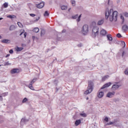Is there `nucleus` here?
Returning <instances> with one entry per match:
<instances>
[{"label": "nucleus", "instance_id": "23", "mask_svg": "<svg viewBox=\"0 0 128 128\" xmlns=\"http://www.w3.org/2000/svg\"><path fill=\"white\" fill-rule=\"evenodd\" d=\"M68 8V6H61V9L64 10H66Z\"/></svg>", "mask_w": 128, "mask_h": 128}, {"label": "nucleus", "instance_id": "51", "mask_svg": "<svg viewBox=\"0 0 128 128\" xmlns=\"http://www.w3.org/2000/svg\"><path fill=\"white\" fill-rule=\"evenodd\" d=\"M8 56H10V54H8L6 56V58H8Z\"/></svg>", "mask_w": 128, "mask_h": 128}, {"label": "nucleus", "instance_id": "18", "mask_svg": "<svg viewBox=\"0 0 128 128\" xmlns=\"http://www.w3.org/2000/svg\"><path fill=\"white\" fill-rule=\"evenodd\" d=\"M15 28H16V26L12 25L10 28V30H14Z\"/></svg>", "mask_w": 128, "mask_h": 128}, {"label": "nucleus", "instance_id": "10", "mask_svg": "<svg viewBox=\"0 0 128 128\" xmlns=\"http://www.w3.org/2000/svg\"><path fill=\"white\" fill-rule=\"evenodd\" d=\"M104 18H102L98 21V26H102V24H104Z\"/></svg>", "mask_w": 128, "mask_h": 128}, {"label": "nucleus", "instance_id": "16", "mask_svg": "<svg viewBox=\"0 0 128 128\" xmlns=\"http://www.w3.org/2000/svg\"><path fill=\"white\" fill-rule=\"evenodd\" d=\"M33 84H32V83H30L28 88H30V90H34V86H32Z\"/></svg>", "mask_w": 128, "mask_h": 128}, {"label": "nucleus", "instance_id": "13", "mask_svg": "<svg viewBox=\"0 0 128 128\" xmlns=\"http://www.w3.org/2000/svg\"><path fill=\"white\" fill-rule=\"evenodd\" d=\"M1 42H3V44H10V40L8 39L3 40Z\"/></svg>", "mask_w": 128, "mask_h": 128}, {"label": "nucleus", "instance_id": "46", "mask_svg": "<svg viewBox=\"0 0 128 128\" xmlns=\"http://www.w3.org/2000/svg\"><path fill=\"white\" fill-rule=\"evenodd\" d=\"M122 44H124V48H126V42H122Z\"/></svg>", "mask_w": 128, "mask_h": 128}, {"label": "nucleus", "instance_id": "47", "mask_svg": "<svg viewBox=\"0 0 128 128\" xmlns=\"http://www.w3.org/2000/svg\"><path fill=\"white\" fill-rule=\"evenodd\" d=\"M9 52H10V54H13L14 50H10L9 51Z\"/></svg>", "mask_w": 128, "mask_h": 128}, {"label": "nucleus", "instance_id": "62", "mask_svg": "<svg viewBox=\"0 0 128 128\" xmlns=\"http://www.w3.org/2000/svg\"><path fill=\"white\" fill-rule=\"evenodd\" d=\"M64 32H66V30H64Z\"/></svg>", "mask_w": 128, "mask_h": 128}, {"label": "nucleus", "instance_id": "45", "mask_svg": "<svg viewBox=\"0 0 128 128\" xmlns=\"http://www.w3.org/2000/svg\"><path fill=\"white\" fill-rule=\"evenodd\" d=\"M54 84H56V86L58 84V80H55L54 81Z\"/></svg>", "mask_w": 128, "mask_h": 128}, {"label": "nucleus", "instance_id": "37", "mask_svg": "<svg viewBox=\"0 0 128 128\" xmlns=\"http://www.w3.org/2000/svg\"><path fill=\"white\" fill-rule=\"evenodd\" d=\"M80 18H82V14H80L78 16V18L77 19V22H80Z\"/></svg>", "mask_w": 128, "mask_h": 128}, {"label": "nucleus", "instance_id": "36", "mask_svg": "<svg viewBox=\"0 0 128 128\" xmlns=\"http://www.w3.org/2000/svg\"><path fill=\"white\" fill-rule=\"evenodd\" d=\"M113 122H108L106 124V126H110V124H112Z\"/></svg>", "mask_w": 128, "mask_h": 128}, {"label": "nucleus", "instance_id": "56", "mask_svg": "<svg viewBox=\"0 0 128 128\" xmlns=\"http://www.w3.org/2000/svg\"><path fill=\"white\" fill-rule=\"evenodd\" d=\"M2 38V36L0 35V40Z\"/></svg>", "mask_w": 128, "mask_h": 128}, {"label": "nucleus", "instance_id": "12", "mask_svg": "<svg viewBox=\"0 0 128 128\" xmlns=\"http://www.w3.org/2000/svg\"><path fill=\"white\" fill-rule=\"evenodd\" d=\"M100 34L101 36H106V31L103 29L100 32Z\"/></svg>", "mask_w": 128, "mask_h": 128}, {"label": "nucleus", "instance_id": "14", "mask_svg": "<svg viewBox=\"0 0 128 128\" xmlns=\"http://www.w3.org/2000/svg\"><path fill=\"white\" fill-rule=\"evenodd\" d=\"M22 50H24V48H20L18 46L15 48V50H16V52H22Z\"/></svg>", "mask_w": 128, "mask_h": 128}, {"label": "nucleus", "instance_id": "30", "mask_svg": "<svg viewBox=\"0 0 128 128\" xmlns=\"http://www.w3.org/2000/svg\"><path fill=\"white\" fill-rule=\"evenodd\" d=\"M126 56V52L124 51L122 53V57L124 58V56Z\"/></svg>", "mask_w": 128, "mask_h": 128}, {"label": "nucleus", "instance_id": "41", "mask_svg": "<svg viewBox=\"0 0 128 128\" xmlns=\"http://www.w3.org/2000/svg\"><path fill=\"white\" fill-rule=\"evenodd\" d=\"M104 120H105V122H108V118L106 117L104 118Z\"/></svg>", "mask_w": 128, "mask_h": 128}, {"label": "nucleus", "instance_id": "54", "mask_svg": "<svg viewBox=\"0 0 128 128\" xmlns=\"http://www.w3.org/2000/svg\"><path fill=\"white\" fill-rule=\"evenodd\" d=\"M36 37L34 36H32V38H33V40H34V38H35Z\"/></svg>", "mask_w": 128, "mask_h": 128}, {"label": "nucleus", "instance_id": "63", "mask_svg": "<svg viewBox=\"0 0 128 128\" xmlns=\"http://www.w3.org/2000/svg\"><path fill=\"white\" fill-rule=\"evenodd\" d=\"M0 66H2V65H0Z\"/></svg>", "mask_w": 128, "mask_h": 128}, {"label": "nucleus", "instance_id": "21", "mask_svg": "<svg viewBox=\"0 0 128 128\" xmlns=\"http://www.w3.org/2000/svg\"><path fill=\"white\" fill-rule=\"evenodd\" d=\"M110 78V76H104V77H102V80L104 82V80H106L107 78Z\"/></svg>", "mask_w": 128, "mask_h": 128}, {"label": "nucleus", "instance_id": "22", "mask_svg": "<svg viewBox=\"0 0 128 128\" xmlns=\"http://www.w3.org/2000/svg\"><path fill=\"white\" fill-rule=\"evenodd\" d=\"M50 16V14H48V12L45 11L44 14V16L46 17V16Z\"/></svg>", "mask_w": 128, "mask_h": 128}, {"label": "nucleus", "instance_id": "42", "mask_svg": "<svg viewBox=\"0 0 128 128\" xmlns=\"http://www.w3.org/2000/svg\"><path fill=\"white\" fill-rule=\"evenodd\" d=\"M20 36H22V34H24V30H21L20 31Z\"/></svg>", "mask_w": 128, "mask_h": 128}, {"label": "nucleus", "instance_id": "6", "mask_svg": "<svg viewBox=\"0 0 128 128\" xmlns=\"http://www.w3.org/2000/svg\"><path fill=\"white\" fill-rule=\"evenodd\" d=\"M114 94H116L114 92H108V94H106V97L111 98H112V96H114Z\"/></svg>", "mask_w": 128, "mask_h": 128}, {"label": "nucleus", "instance_id": "31", "mask_svg": "<svg viewBox=\"0 0 128 128\" xmlns=\"http://www.w3.org/2000/svg\"><path fill=\"white\" fill-rule=\"evenodd\" d=\"M4 8H8V2H5V3L4 4Z\"/></svg>", "mask_w": 128, "mask_h": 128}, {"label": "nucleus", "instance_id": "8", "mask_svg": "<svg viewBox=\"0 0 128 128\" xmlns=\"http://www.w3.org/2000/svg\"><path fill=\"white\" fill-rule=\"evenodd\" d=\"M36 6L38 8H42L44 6V2H42L38 4H36Z\"/></svg>", "mask_w": 128, "mask_h": 128}, {"label": "nucleus", "instance_id": "3", "mask_svg": "<svg viewBox=\"0 0 128 128\" xmlns=\"http://www.w3.org/2000/svg\"><path fill=\"white\" fill-rule=\"evenodd\" d=\"M82 34H86L88 32V24H84L82 26L81 30Z\"/></svg>", "mask_w": 128, "mask_h": 128}, {"label": "nucleus", "instance_id": "1", "mask_svg": "<svg viewBox=\"0 0 128 128\" xmlns=\"http://www.w3.org/2000/svg\"><path fill=\"white\" fill-rule=\"evenodd\" d=\"M105 16L106 20L108 19L111 22H116L118 21V12L112 9L108 10V8H107L105 12Z\"/></svg>", "mask_w": 128, "mask_h": 128}, {"label": "nucleus", "instance_id": "19", "mask_svg": "<svg viewBox=\"0 0 128 128\" xmlns=\"http://www.w3.org/2000/svg\"><path fill=\"white\" fill-rule=\"evenodd\" d=\"M33 32H40V29L38 28H35L33 30Z\"/></svg>", "mask_w": 128, "mask_h": 128}, {"label": "nucleus", "instance_id": "32", "mask_svg": "<svg viewBox=\"0 0 128 128\" xmlns=\"http://www.w3.org/2000/svg\"><path fill=\"white\" fill-rule=\"evenodd\" d=\"M18 24L19 28H22L23 27L22 24V23H20V22H18Z\"/></svg>", "mask_w": 128, "mask_h": 128}, {"label": "nucleus", "instance_id": "44", "mask_svg": "<svg viewBox=\"0 0 128 128\" xmlns=\"http://www.w3.org/2000/svg\"><path fill=\"white\" fill-rule=\"evenodd\" d=\"M30 16H32V17H34V16H36V15H35V14H30Z\"/></svg>", "mask_w": 128, "mask_h": 128}, {"label": "nucleus", "instance_id": "7", "mask_svg": "<svg viewBox=\"0 0 128 128\" xmlns=\"http://www.w3.org/2000/svg\"><path fill=\"white\" fill-rule=\"evenodd\" d=\"M18 72H20V70L18 68H13L10 71V73L12 74H18Z\"/></svg>", "mask_w": 128, "mask_h": 128}, {"label": "nucleus", "instance_id": "50", "mask_svg": "<svg viewBox=\"0 0 128 128\" xmlns=\"http://www.w3.org/2000/svg\"><path fill=\"white\" fill-rule=\"evenodd\" d=\"M78 46H80V47L82 46V44H78Z\"/></svg>", "mask_w": 128, "mask_h": 128}, {"label": "nucleus", "instance_id": "20", "mask_svg": "<svg viewBox=\"0 0 128 128\" xmlns=\"http://www.w3.org/2000/svg\"><path fill=\"white\" fill-rule=\"evenodd\" d=\"M70 2L72 6H76V1L74 0H71Z\"/></svg>", "mask_w": 128, "mask_h": 128}, {"label": "nucleus", "instance_id": "38", "mask_svg": "<svg viewBox=\"0 0 128 128\" xmlns=\"http://www.w3.org/2000/svg\"><path fill=\"white\" fill-rule=\"evenodd\" d=\"M124 16H126V18H128V12H124Z\"/></svg>", "mask_w": 128, "mask_h": 128}, {"label": "nucleus", "instance_id": "11", "mask_svg": "<svg viewBox=\"0 0 128 128\" xmlns=\"http://www.w3.org/2000/svg\"><path fill=\"white\" fill-rule=\"evenodd\" d=\"M118 88H120V86L118 84H114L112 87V90H116Z\"/></svg>", "mask_w": 128, "mask_h": 128}, {"label": "nucleus", "instance_id": "39", "mask_svg": "<svg viewBox=\"0 0 128 128\" xmlns=\"http://www.w3.org/2000/svg\"><path fill=\"white\" fill-rule=\"evenodd\" d=\"M124 73H125V74H126L127 76H128V68L126 70Z\"/></svg>", "mask_w": 128, "mask_h": 128}, {"label": "nucleus", "instance_id": "58", "mask_svg": "<svg viewBox=\"0 0 128 128\" xmlns=\"http://www.w3.org/2000/svg\"><path fill=\"white\" fill-rule=\"evenodd\" d=\"M116 126H120L118 125H116Z\"/></svg>", "mask_w": 128, "mask_h": 128}, {"label": "nucleus", "instance_id": "4", "mask_svg": "<svg viewBox=\"0 0 128 128\" xmlns=\"http://www.w3.org/2000/svg\"><path fill=\"white\" fill-rule=\"evenodd\" d=\"M92 34L96 36L98 34V27L94 26L92 29Z\"/></svg>", "mask_w": 128, "mask_h": 128}, {"label": "nucleus", "instance_id": "35", "mask_svg": "<svg viewBox=\"0 0 128 128\" xmlns=\"http://www.w3.org/2000/svg\"><path fill=\"white\" fill-rule=\"evenodd\" d=\"M44 32H45V31L44 30H41V36H44Z\"/></svg>", "mask_w": 128, "mask_h": 128}, {"label": "nucleus", "instance_id": "27", "mask_svg": "<svg viewBox=\"0 0 128 128\" xmlns=\"http://www.w3.org/2000/svg\"><path fill=\"white\" fill-rule=\"evenodd\" d=\"M37 80H38V79H36V78H34V79H33V80L30 82V83H31V84H34V82H36V81Z\"/></svg>", "mask_w": 128, "mask_h": 128}, {"label": "nucleus", "instance_id": "60", "mask_svg": "<svg viewBox=\"0 0 128 128\" xmlns=\"http://www.w3.org/2000/svg\"><path fill=\"white\" fill-rule=\"evenodd\" d=\"M2 98V96H0V98Z\"/></svg>", "mask_w": 128, "mask_h": 128}, {"label": "nucleus", "instance_id": "26", "mask_svg": "<svg viewBox=\"0 0 128 128\" xmlns=\"http://www.w3.org/2000/svg\"><path fill=\"white\" fill-rule=\"evenodd\" d=\"M7 18H16V16L14 15H8L7 16Z\"/></svg>", "mask_w": 128, "mask_h": 128}, {"label": "nucleus", "instance_id": "53", "mask_svg": "<svg viewBox=\"0 0 128 128\" xmlns=\"http://www.w3.org/2000/svg\"><path fill=\"white\" fill-rule=\"evenodd\" d=\"M4 18H0V20H3Z\"/></svg>", "mask_w": 128, "mask_h": 128}, {"label": "nucleus", "instance_id": "52", "mask_svg": "<svg viewBox=\"0 0 128 128\" xmlns=\"http://www.w3.org/2000/svg\"><path fill=\"white\" fill-rule=\"evenodd\" d=\"M0 100H2V97H1L0 98Z\"/></svg>", "mask_w": 128, "mask_h": 128}, {"label": "nucleus", "instance_id": "29", "mask_svg": "<svg viewBox=\"0 0 128 128\" xmlns=\"http://www.w3.org/2000/svg\"><path fill=\"white\" fill-rule=\"evenodd\" d=\"M80 116H82L83 118H86V113H81L80 114Z\"/></svg>", "mask_w": 128, "mask_h": 128}, {"label": "nucleus", "instance_id": "40", "mask_svg": "<svg viewBox=\"0 0 128 128\" xmlns=\"http://www.w3.org/2000/svg\"><path fill=\"white\" fill-rule=\"evenodd\" d=\"M116 37L117 38H122V35L120 34H118L116 35Z\"/></svg>", "mask_w": 128, "mask_h": 128}, {"label": "nucleus", "instance_id": "61", "mask_svg": "<svg viewBox=\"0 0 128 128\" xmlns=\"http://www.w3.org/2000/svg\"><path fill=\"white\" fill-rule=\"evenodd\" d=\"M29 42H30V40H29Z\"/></svg>", "mask_w": 128, "mask_h": 128}, {"label": "nucleus", "instance_id": "2", "mask_svg": "<svg viewBox=\"0 0 128 128\" xmlns=\"http://www.w3.org/2000/svg\"><path fill=\"white\" fill-rule=\"evenodd\" d=\"M94 90V83L92 81L88 82V90L84 92V94H88L92 92Z\"/></svg>", "mask_w": 128, "mask_h": 128}, {"label": "nucleus", "instance_id": "25", "mask_svg": "<svg viewBox=\"0 0 128 128\" xmlns=\"http://www.w3.org/2000/svg\"><path fill=\"white\" fill-rule=\"evenodd\" d=\"M107 38L108 40H112V38L110 36V35H107Z\"/></svg>", "mask_w": 128, "mask_h": 128}, {"label": "nucleus", "instance_id": "17", "mask_svg": "<svg viewBox=\"0 0 128 128\" xmlns=\"http://www.w3.org/2000/svg\"><path fill=\"white\" fill-rule=\"evenodd\" d=\"M122 29L123 30H128V26L126 25H124L122 28Z\"/></svg>", "mask_w": 128, "mask_h": 128}, {"label": "nucleus", "instance_id": "59", "mask_svg": "<svg viewBox=\"0 0 128 128\" xmlns=\"http://www.w3.org/2000/svg\"><path fill=\"white\" fill-rule=\"evenodd\" d=\"M70 8H69V9H68V11H70Z\"/></svg>", "mask_w": 128, "mask_h": 128}, {"label": "nucleus", "instance_id": "49", "mask_svg": "<svg viewBox=\"0 0 128 128\" xmlns=\"http://www.w3.org/2000/svg\"><path fill=\"white\" fill-rule=\"evenodd\" d=\"M26 34H27L26 32H25V33L24 34V38H26Z\"/></svg>", "mask_w": 128, "mask_h": 128}, {"label": "nucleus", "instance_id": "15", "mask_svg": "<svg viewBox=\"0 0 128 128\" xmlns=\"http://www.w3.org/2000/svg\"><path fill=\"white\" fill-rule=\"evenodd\" d=\"M81 120H76L75 122V126H78L80 124Z\"/></svg>", "mask_w": 128, "mask_h": 128}, {"label": "nucleus", "instance_id": "24", "mask_svg": "<svg viewBox=\"0 0 128 128\" xmlns=\"http://www.w3.org/2000/svg\"><path fill=\"white\" fill-rule=\"evenodd\" d=\"M28 122V120L26 119L25 118H23L21 120V124L22 122Z\"/></svg>", "mask_w": 128, "mask_h": 128}, {"label": "nucleus", "instance_id": "34", "mask_svg": "<svg viewBox=\"0 0 128 128\" xmlns=\"http://www.w3.org/2000/svg\"><path fill=\"white\" fill-rule=\"evenodd\" d=\"M78 18V14H76V15L72 16V18H74V19Z\"/></svg>", "mask_w": 128, "mask_h": 128}, {"label": "nucleus", "instance_id": "48", "mask_svg": "<svg viewBox=\"0 0 128 128\" xmlns=\"http://www.w3.org/2000/svg\"><path fill=\"white\" fill-rule=\"evenodd\" d=\"M40 17H38L36 20H34V22H38V20H40Z\"/></svg>", "mask_w": 128, "mask_h": 128}, {"label": "nucleus", "instance_id": "5", "mask_svg": "<svg viewBox=\"0 0 128 128\" xmlns=\"http://www.w3.org/2000/svg\"><path fill=\"white\" fill-rule=\"evenodd\" d=\"M104 92L102 91V90H99L97 92V96L98 98H104Z\"/></svg>", "mask_w": 128, "mask_h": 128}, {"label": "nucleus", "instance_id": "33", "mask_svg": "<svg viewBox=\"0 0 128 128\" xmlns=\"http://www.w3.org/2000/svg\"><path fill=\"white\" fill-rule=\"evenodd\" d=\"M28 98H24L22 101V104H24V102H26Z\"/></svg>", "mask_w": 128, "mask_h": 128}, {"label": "nucleus", "instance_id": "9", "mask_svg": "<svg viewBox=\"0 0 128 128\" xmlns=\"http://www.w3.org/2000/svg\"><path fill=\"white\" fill-rule=\"evenodd\" d=\"M112 84V82H109L108 83L106 84L103 86L101 88V90H104V88H108Z\"/></svg>", "mask_w": 128, "mask_h": 128}, {"label": "nucleus", "instance_id": "43", "mask_svg": "<svg viewBox=\"0 0 128 128\" xmlns=\"http://www.w3.org/2000/svg\"><path fill=\"white\" fill-rule=\"evenodd\" d=\"M10 64L8 62H6L4 66H10Z\"/></svg>", "mask_w": 128, "mask_h": 128}, {"label": "nucleus", "instance_id": "55", "mask_svg": "<svg viewBox=\"0 0 128 128\" xmlns=\"http://www.w3.org/2000/svg\"><path fill=\"white\" fill-rule=\"evenodd\" d=\"M22 46H24V44H22Z\"/></svg>", "mask_w": 128, "mask_h": 128}, {"label": "nucleus", "instance_id": "57", "mask_svg": "<svg viewBox=\"0 0 128 128\" xmlns=\"http://www.w3.org/2000/svg\"><path fill=\"white\" fill-rule=\"evenodd\" d=\"M86 100H88V97H87Z\"/></svg>", "mask_w": 128, "mask_h": 128}, {"label": "nucleus", "instance_id": "28", "mask_svg": "<svg viewBox=\"0 0 128 128\" xmlns=\"http://www.w3.org/2000/svg\"><path fill=\"white\" fill-rule=\"evenodd\" d=\"M120 18H121V20H122V22L124 23V16H122V15L120 14Z\"/></svg>", "mask_w": 128, "mask_h": 128}]
</instances>
